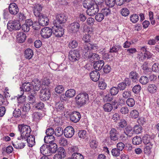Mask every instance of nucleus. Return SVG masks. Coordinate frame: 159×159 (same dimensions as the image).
<instances>
[{"mask_svg":"<svg viewBox=\"0 0 159 159\" xmlns=\"http://www.w3.org/2000/svg\"><path fill=\"white\" fill-rule=\"evenodd\" d=\"M88 48L83 50L84 57L85 59H89L91 62H94L98 60L99 56L95 53H92L91 51L97 50L98 46L96 45H94L92 47Z\"/></svg>","mask_w":159,"mask_h":159,"instance_id":"obj_1","label":"nucleus"},{"mask_svg":"<svg viewBox=\"0 0 159 159\" xmlns=\"http://www.w3.org/2000/svg\"><path fill=\"white\" fill-rule=\"evenodd\" d=\"M75 99L77 105L81 107L85 105L88 101V94L86 92L80 93L76 96Z\"/></svg>","mask_w":159,"mask_h":159,"instance_id":"obj_2","label":"nucleus"},{"mask_svg":"<svg viewBox=\"0 0 159 159\" xmlns=\"http://www.w3.org/2000/svg\"><path fill=\"white\" fill-rule=\"evenodd\" d=\"M18 129L20 133V138L22 139H26V137L29 135L31 132L30 127L27 125L24 124L19 125Z\"/></svg>","mask_w":159,"mask_h":159,"instance_id":"obj_3","label":"nucleus"},{"mask_svg":"<svg viewBox=\"0 0 159 159\" xmlns=\"http://www.w3.org/2000/svg\"><path fill=\"white\" fill-rule=\"evenodd\" d=\"M143 141L146 145L144 151L149 152L155 144V141L148 135H145L144 136L143 138Z\"/></svg>","mask_w":159,"mask_h":159,"instance_id":"obj_4","label":"nucleus"},{"mask_svg":"<svg viewBox=\"0 0 159 159\" xmlns=\"http://www.w3.org/2000/svg\"><path fill=\"white\" fill-rule=\"evenodd\" d=\"M53 24L54 26L52 27L53 35L58 38L61 37L64 33V29L56 21L55 23L54 22Z\"/></svg>","mask_w":159,"mask_h":159,"instance_id":"obj_5","label":"nucleus"},{"mask_svg":"<svg viewBox=\"0 0 159 159\" xmlns=\"http://www.w3.org/2000/svg\"><path fill=\"white\" fill-rule=\"evenodd\" d=\"M42 87V89L40 91V98L43 101H46L49 100L51 96V94L49 89L46 87Z\"/></svg>","mask_w":159,"mask_h":159,"instance_id":"obj_6","label":"nucleus"},{"mask_svg":"<svg viewBox=\"0 0 159 159\" xmlns=\"http://www.w3.org/2000/svg\"><path fill=\"white\" fill-rule=\"evenodd\" d=\"M91 32L89 31L88 32V34H85L83 37V40L84 41V47L83 50H84L86 49H89L91 47H92L93 45H96V44H92L91 43L90 40V38H91L89 34H91Z\"/></svg>","mask_w":159,"mask_h":159,"instance_id":"obj_7","label":"nucleus"},{"mask_svg":"<svg viewBox=\"0 0 159 159\" xmlns=\"http://www.w3.org/2000/svg\"><path fill=\"white\" fill-rule=\"evenodd\" d=\"M21 28L20 24L18 21L10 20L7 24V28L10 31L19 30Z\"/></svg>","mask_w":159,"mask_h":159,"instance_id":"obj_8","label":"nucleus"},{"mask_svg":"<svg viewBox=\"0 0 159 159\" xmlns=\"http://www.w3.org/2000/svg\"><path fill=\"white\" fill-rule=\"evenodd\" d=\"M18 107L22 110V114L21 117L22 118H25L27 114H28L31 108L30 105L28 103L26 102L21 105V106Z\"/></svg>","mask_w":159,"mask_h":159,"instance_id":"obj_9","label":"nucleus"},{"mask_svg":"<svg viewBox=\"0 0 159 159\" xmlns=\"http://www.w3.org/2000/svg\"><path fill=\"white\" fill-rule=\"evenodd\" d=\"M40 34L43 38H48L53 34L52 28L51 29L48 27L44 28L41 30Z\"/></svg>","mask_w":159,"mask_h":159,"instance_id":"obj_10","label":"nucleus"},{"mask_svg":"<svg viewBox=\"0 0 159 159\" xmlns=\"http://www.w3.org/2000/svg\"><path fill=\"white\" fill-rule=\"evenodd\" d=\"M80 54L79 51L77 50L70 51L69 53V58L70 61L75 62L80 59Z\"/></svg>","mask_w":159,"mask_h":159,"instance_id":"obj_11","label":"nucleus"},{"mask_svg":"<svg viewBox=\"0 0 159 159\" xmlns=\"http://www.w3.org/2000/svg\"><path fill=\"white\" fill-rule=\"evenodd\" d=\"M131 84L130 80L128 78H125V80L117 85V87L120 91L125 90L127 86H129Z\"/></svg>","mask_w":159,"mask_h":159,"instance_id":"obj_12","label":"nucleus"},{"mask_svg":"<svg viewBox=\"0 0 159 159\" xmlns=\"http://www.w3.org/2000/svg\"><path fill=\"white\" fill-rule=\"evenodd\" d=\"M66 154L64 149L63 147H60L58 149L57 153L54 155L53 159H62L65 157Z\"/></svg>","mask_w":159,"mask_h":159,"instance_id":"obj_13","label":"nucleus"},{"mask_svg":"<svg viewBox=\"0 0 159 159\" xmlns=\"http://www.w3.org/2000/svg\"><path fill=\"white\" fill-rule=\"evenodd\" d=\"M68 17L64 13L59 14L56 16V20L54 22L58 24H62L65 23Z\"/></svg>","mask_w":159,"mask_h":159,"instance_id":"obj_14","label":"nucleus"},{"mask_svg":"<svg viewBox=\"0 0 159 159\" xmlns=\"http://www.w3.org/2000/svg\"><path fill=\"white\" fill-rule=\"evenodd\" d=\"M74 129L72 126H67L64 130V136L67 138H71L74 135Z\"/></svg>","mask_w":159,"mask_h":159,"instance_id":"obj_15","label":"nucleus"},{"mask_svg":"<svg viewBox=\"0 0 159 159\" xmlns=\"http://www.w3.org/2000/svg\"><path fill=\"white\" fill-rule=\"evenodd\" d=\"M17 139V141L12 142L13 146L16 149H21L23 148L25 146V143L23 142V139H22V140L21 141V140L22 138H20V137H18Z\"/></svg>","mask_w":159,"mask_h":159,"instance_id":"obj_16","label":"nucleus"},{"mask_svg":"<svg viewBox=\"0 0 159 159\" xmlns=\"http://www.w3.org/2000/svg\"><path fill=\"white\" fill-rule=\"evenodd\" d=\"M33 21L30 19L25 20V23L23 24L21 26L22 30L25 32H28L30 29V27L32 26Z\"/></svg>","mask_w":159,"mask_h":159,"instance_id":"obj_17","label":"nucleus"},{"mask_svg":"<svg viewBox=\"0 0 159 159\" xmlns=\"http://www.w3.org/2000/svg\"><path fill=\"white\" fill-rule=\"evenodd\" d=\"M109 138L111 141H115L119 139L118 133L115 128H112L110 132Z\"/></svg>","mask_w":159,"mask_h":159,"instance_id":"obj_18","label":"nucleus"},{"mask_svg":"<svg viewBox=\"0 0 159 159\" xmlns=\"http://www.w3.org/2000/svg\"><path fill=\"white\" fill-rule=\"evenodd\" d=\"M8 10L10 13L13 15H16L19 11L17 5L14 2L11 3L10 4Z\"/></svg>","mask_w":159,"mask_h":159,"instance_id":"obj_19","label":"nucleus"},{"mask_svg":"<svg viewBox=\"0 0 159 159\" xmlns=\"http://www.w3.org/2000/svg\"><path fill=\"white\" fill-rule=\"evenodd\" d=\"M79 23L76 21L71 23L69 25V29L72 33H75L78 32L80 28Z\"/></svg>","mask_w":159,"mask_h":159,"instance_id":"obj_20","label":"nucleus"},{"mask_svg":"<svg viewBox=\"0 0 159 159\" xmlns=\"http://www.w3.org/2000/svg\"><path fill=\"white\" fill-rule=\"evenodd\" d=\"M37 16L39 17V22L40 25L44 26L47 25L48 24L49 20L47 16L42 14Z\"/></svg>","mask_w":159,"mask_h":159,"instance_id":"obj_21","label":"nucleus"},{"mask_svg":"<svg viewBox=\"0 0 159 159\" xmlns=\"http://www.w3.org/2000/svg\"><path fill=\"white\" fill-rule=\"evenodd\" d=\"M81 118L80 113L77 111H74L70 115V119L74 123L78 122Z\"/></svg>","mask_w":159,"mask_h":159,"instance_id":"obj_22","label":"nucleus"},{"mask_svg":"<svg viewBox=\"0 0 159 159\" xmlns=\"http://www.w3.org/2000/svg\"><path fill=\"white\" fill-rule=\"evenodd\" d=\"M99 8L98 6L94 5L87 9V13L89 16H93L98 12Z\"/></svg>","mask_w":159,"mask_h":159,"instance_id":"obj_23","label":"nucleus"},{"mask_svg":"<svg viewBox=\"0 0 159 159\" xmlns=\"http://www.w3.org/2000/svg\"><path fill=\"white\" fill-rule=\"evenodd\" d=\"M26 139L25 141H26L28 143V146L30 147H32L35 144V137L34 135H29L26 138Z\"/></svg>","mask_w":159,"mask_h":159,"instance_id":"obj_24","label":"nucleus"},{"mask_svg":"<svg viewBox=\"0 0 159 159\" xmlns=\"http://www.w3.org/2000/svg\"><path fill=\"white\" fill-rule=\"evenodd\" d=\"M48 144H43L40 147V152L44 156H48L50 155Z\"/></svg>","mask_w":159,"mask_h":159,"instance_id":"obj_25","label":"nucleus"},{"mask_svg":"<svg viewBox=\"0 0 159 159\" xmlns=\"http://www.w3.org/2000/svg\"><path fill=\"white\" fill-rule=\"evenodd\" d=\"M90 76L92 80L97 82L99 80L100 75L98 71L93 70L91 72Z\"/></svg>","mask_w":159,"mask_h":159,"instance_id":"obj_26","label":"nucleus"},{"mask_svg":"<svg viewBox=\"0 0 159 159\" xmlns=\"http://www.w3.org/2000/svg\"><path fill=\"white\" fill-rule=\"evenodd\" d=\"M42 7H43L41 4H38L35 5L33 8L34 13L35 16H39L42 14L41 12Z\"/></svg>","mask_w":159,"mask_h":159,"instance_id":"obj_27","label":"nucleus"},{"mask_svg":"<svg viewBox=\"0 0 159 159\" xmlns=\"http://www.w3.org/2000/svg\"><path fill=\"white\" fill-rule=\"evenodd\" d=\"M104 65V61L102 60H100L98 61H96L93 64V67L97 71L100 70L102 68Z\"/></svg>","mask_w":159,"mask_h":159,"instance_id":"obj_28","label":"nucleus"},{"mask_svg":"<svg viewBox=\"0 0 159 159\" xmlns=\"http://www.w3.org/2000/svg\"><path fill=\"white\" fill-rule=\"evenodd\" d=\"M48 146L50 155L55 153L58 150L57 146L55 143L48 144Z\"/></svg>","mask_w":159,"mask_h":159,"instance_id":"obj_29","label":"nucleus"},{"mask_svg":"<svg viewBox=\"0 0 159 159\" xmlns=\"http://www.w3.org/2000/svg\"><path fill=\"white\" fill-rule=\"evenodd\" d=\"M16 37L19 42L22 43L25 41L26 36V34L23 32H20L17 33Z\"/></svg>","mask_w":159,"mask_h":159,"instance_id":"obj_30","label":"nucleus"},{"mask_svg":"<svg viewBox=\"0 0 159 159\" xmlns=\"http://www.w3.org/2000/svg\"><path fill=\"white\" fill-rule=\"evenodd\" d=\"M25 91L26 92L30 91L33 88L32 82H25L22 85Z\"/></svg>","mask_w":159,"mask_h":159,"instance_id":"obj_31","label":"nucleus"},{"mask_svg":"<svg viewBox=\"0 0 159 159\" xmlns=\"http://www.w3.org/2000/svg\"><path fill=\"white\" fill-rule=\"evenodd\" d=\"M26 97L25 96L20 95L18 96L17 99V107L21 106V105L27 102H26Z\"/></svg>","mask_w":159,"mask_h":159,"instance_id":"obj_32","label":"nucleus"},{"mask_svg":"<svg viewBox=\"0 0 159 159\" xmlns=\"http://www.w3.org/2000/svg\"><path fill=\"white\" fill-rule=\"evenodd\" d=\"M93 0H84L83 4L84 7L87 9L94 5Z\"/></svg>","mask_w":159,"mask_h":159,"instance_id":"obj_33","label":"nucleus"},{"mask_svg":"<svg viewBox=\"0 0 159 159\" xmlns=\"http://www.w3.org/2000/svg\"><path fill=\"white\" fill-rule=\"evenodd\" d=\"M32 85L33 89L35 91H39L41 87V84L40 81L37 80L32 81Z\"/></svg>","mask_w":159,"mask_h":159,"instance_id":"obj_34","label":"nucleus"},{"mask_svg":"<svg viewBox=\"0 0 159 159\" xmlns=\"http://www.w3.org/2000/svg\"><path fill=\"white\" fill-rule=\"evenodd\" d=\"M55 137L53 136L46 135L44 138V142L47 144H50L52 143H54Z\"/></svg>","mask_w":159,"mask_h":159,"instance_id":"obj_35","label":"nucleus"},{"mask_svg":"<svg viewBox=\"0 0 159 159\" xmlns=\"http://www.w3.org/2000/svg\"><path fill=\"white\" fill-rule=\"evenodd\" d=\"M25 58L28 59H30L33 55V52L32 50L28 48L25 50Z\"/></svg>","mask_w":159,"mask_h":159,"instance_id":"obj_36","label":"nucleus"},{"mask_svg":"<svg viewBox=\"0 0 159 159\" xmlns=\"http://www.w3.org/2000/svg\"><path fill=\"white\" fill-rule=\"evenodd\" d=\"M157 88L156 85L153 84H149L148 87V90L150 93H153L157 91Z\"/></svg>","mask_w":159,"mask_h":159,"instance_id":"obj_37","label":"nucleus"},{"mask_svg":"<svg viewBox=\"0 0 159 159\" xmlns=\"http://www.w3.org/2000/svg\"><path fill=\"white\" fill-rule=\"evenodd\" d=\"M129 77L133 81H136L138 78V74L136 72L133 71L129 73Z\"/></svg>","mask_w":159,"mask_h":159,"instance_id":"obj_38","label":"nucleus"},{"mask_svg":"<svg viewBox=\"0 0 159 159\" xmlns=\"http://www.w3.org/2000/svg\"><path fill=\"white\" fill-rule=\"evenodd\" d=\"M127 125V122L124 119L120 120L119 122L117 124L118 128L123 129L125 128Z\"/></svg>","mask_w":159,"mask_h":159,"instance_id":"obj_39","label":"nucleus"},{"mask_svg":"<svg viewBox=\"0 0 159 159\" xmlns=\"http://www.w3.org/2000/svg\"><path fill=\"white\" fill-rule=\"evenodd\" d=\"M55 108L58 112H61L64 110V107L62 103L60 102H57L55 104Z\"/></svg>","mask_w":159,"mask_h":159,"instance_id":"obj_40","label":"nucleus"},{"mask_svg":"<svg viewBox=\"0 0 159 159\" xmlns=\"http://www.w3.org/2000/svg\"><path fill=\"white\" fill-rule=\"evenodd\" d=\"M34 121H39L43 117L42 114L38 112H34L32 115Z\"/></svg>","mask_w":159,"mask_h":159,"instance_id":"obj_41","label":"nucleus"},{"mask_svg":"<svg viewBox=\"0 0 159 159\" xmlns=\"http://www.w3.org/2000/svg\"><path fill=\"white\" fill-rule=\"evenodd\" d=\"M141 138L139 136H136L133 139L132 142L134 145H138L140 144L142 142Z\"/></svg>","mask_w":159,"mask_h":159,"instance_id":"obj_42","label":"nucleus"},{"mask_svg":"<svg viewBox=\"0 0 159 159\" xmlns=\"http://www.w3.org/2000/svg\"><path fill=\"white\" fill-rule=\"evenodd\" d=\"M63 130L62 127H57L54 131V133L55 135L58 137L61 136L63 133Z\"/></svg>","mask_w":159,"mask_h":159,"instance_id":"obj_43","label":"nucleus"},{"mask_svg":"<svg viewBox=\"0 0 159 159\" xmlns=\"http://www.w3.org/2000/svg\"><path fill=\"white\" fill-rule=\"evenodd\" d=\"M119 90L117 87L113 86L110 89L109 92L111 95L115 96L118 93Z\"/></svg>","mask_w":159,"mask_h":159,"instance_id":"obj_44","label":"nucleus"},{"mask_svg":"<svg viewBox=\"0 0 159 159\" xmlns=\"http://www.w3.org/2000/svg\"><path fill=\"white\" fill-rule=\"evenodd\" d=\"M75 91L73 89H70L66 91L65 93L66 95L68 98H71L75 96Z\"/></svg>","mask_w":159,"mask_h":159,"instance_id":"obj_45","label":"nucleus"},{"mask_svg":"<svg viewBox=\"0 0 159 159\" xmlns=\"http://www.w3.org/2000/svg\"><path fill=\"white\" fill-rule=\"evenodd\" d=\"M139 16L138 14H133L130 16V20L133 23H136L139 21Z\"/></svg>","mask_w":159,"mask_h":159,"instance_id":"obj_46","label":"nucleus"},{"mask_svg":"<svg viewBox=\"0 0 159 159\" xmlns=\"http://www.w3.org/2000/svg\"><path fill=\"white\" fill-rule=\"evenodd\" d=\"M21 111L19 108H16L13 112V115L15 117L17 118L21 116Z\"/></svg>","mask_w":159,"mask_h":159,"instance_id":"obj_47","label":"nucleus"},{"mask_svg":"<svg viewBox=\"0 0 159 159\" xmlns=\"http://www.w3.org/2000/svg\"><path fill=\"white\" fill-rule=\"evenodd\" d=\"M142 127L140 125H135L133 128L134 131L136 134H139L141 133L142 131Z\"/></svg>","mask_w":159,"mask_h":159,"instance_id":"obj_48","label":"nucleus"},{"mask_svg":"<svg viewBox=\"0 0 159 159\" xmlns=\"http://www.w3.org/2000/svg\"><path fill=\"white\" fill-rule=\"evenodd\" d=\"M126 103L129 107H133L135 104V100L132 98H129L126 101Z\"/></svg>","mask_w":159,"mask_h":159,"instance_id":"obj_49","label":"nucleus"},{"mask_svg":"<svg viewBox=\"0 0 159 159\" xmlns=\"http://www.w3.org/2000/svg\"><path fill=\"white\" fill-rule=\"evenodd\" d=\"M103 109L106 112H110L113 109L112 105L109 103H106L104 105Z\"/></svg>","mask_w":159,"mask_h":159,"instance_id":"obj_50","label":"nucleus"},{"mask_svg":"<svg viewBox=\"0 0 159 159\" xmlns=\"http://www.w3.org/2000/svg\"><path fill=\"white\" fill-rule=\"evenodd\" d=\"M115 0H105V4L110 7H113L116 4Z\"/></svg>","mask_w":159,"mask_h":159,"instance_id":"obj_51","label":"nucleus"},{"mask_svg":"<svg viewBox=\"0 0 159 159\" xmlns=\"http://www.w3.org/2000/svg\"><path fill=\"white\" fill-rule=\"evenodd\" d=\"M139 82L143 84H147L149 81V79L146 76H142L141 77L139 80Z\"/></svg>","mask_w":159,"mask_h":159,"instance_id":"obj_52","label":"nucleus"},{"mask_svg":"<svg viewBox=\"0 0 159 159\" xmlns=\"http://www.w3.org/2000/svg\"><path fill=\"white\" fill-rule=\"evenodd\" d=\"M111 153L113 156L117 157L119 156L120 155V151L118 149L115 148L111 150Z\"/></svg>","mask_w":159,"mask_h":159,"instance_id":"obj_53","label":"nucleus"},{"mask_svg":"<svg viewBox=\"0 0 159 159\" xmlns=\"http://www.w3.org/2000/svg\"><path fill=\"white\" fill-rule=\"evenodd\" d=\"M101 12L104 16H107L111 14V11L108 8H105L102 9Z\"/></svg>","mask_w":159,"mask_h":159,"instance_id":"obj_54","label":"nucleus"},{"mask_svg":"<svg viewBox=\"0 0 159 159\" xmlns=\"http://www.w3.org/2000/svg\"><path fill=\"white\" fill-rule=\"evenodd\" d=\"M121 48V47L120 45H114L110 48L109 52L110 53L117 52Z\"/></svg>","mask_w":159,"mask_h":159,"instance_id":"obj_55","label":"nucleus"},{"mask_svg":"<svg viewBox=\"0 0 159 159\" xmlns=\"http://www.w3.org/2000/svg\"><path fill=\"white\" fill-rule=\"evenodd\" d=\"M131 96V93L129 90H125L122 93V97L125 99L130 97Z\"/></svg>","mask_w":159,"mask_h":159,"instance_id":"obj_56","label":"nucleus"},{"mask_svg":"<svg viewBox=\"0 0 159 159\" xmlns=\"http://www.w3.org/2000/svg\"><path fill=\"white\" fill-rule=\"evenodd\" d=\"M74 159H84L83 155L79 153L75 152L72 155Z\"/></svg>","mask_w":159,"mask_h":159,"instance_id":"obj_57","label":"nucleus"},{"mask_svg":"<svg viewBox=\"0 0 159 159\" xmlns=\"http://www.w3.org/2000/svg\"><path fill=\"white\" fill-rule=\"evenodd\" d=\"M104 16L102 14V12L99 13L95 16V19L98 22L101 21L104 18Z\"/></svg>","mask_w":159,"mask_h":159,"instance_id":"obj_58","label":"nucleus"},{"mask_svg":"<svg viewBox=\"0 0 159 159\" xmlns=\"http://www.w3.org/2000/svg\"><path fill=\"white\" fill-rule=\"evenodd\" d=\"M120 12L122 15L125 17L127 16L129 13V10L127 8L122 9Z\"/></svg>","mask_w":159,"mask_h":159,"instance_id":"obj_59","label":"nucleus"},{"mask_svg":"<svg viewBox=\"0 0 159 159\" xmlns=\"http://www.w3.org/2000/svg\"><path fill=\"white\" fill-rule=\"evenodd\" d=\"M120 111L122 114L126 115L128 113L129 110L127 107L124 106L120 108Z\"/></svg>","mask_w":159,"mask_h":159,"instance_id":"obj_60","label":"nucleus"},{"mask_svg":"<svg viewBox=\"0 0 159 159\" xmlns=\"http://www.w3.org/2000/svg\"><path fill=\"white\" fill-rule=\"evenodd\" d=\"M28 99L30 103H34L36 101V98L35 95L33 93H31L28 97Z\"/></svg>","mask_w":159,"mask_h":159,"instance_id":"obj_61","label":"nucleus"},{"mask_svg":"<svg viewBox=\"0 0 159 159\" xmlns=\"http://www.w3.org/2000/svg\"><path fill=\"white\" fill-rule=\"evenodd\" d=\"M125 130L124 131L125 133L129 136H131L132 134V128L131 127H127L125 128Z\"/></svg>","mask_w":159,"mask_h":159,"instance_id":"obj_62","label":"nucleus"},{"mask_svg":"<svg viewBox=\"0 0 159 159\" xmlns=\"http://www.w3.org/2000/svg\"><path fill=\"white\" fill-rule=\"evenodd\" d=\"M64 90V88L61 85L57 86L55 89V92L58 93H62Z\"/></svg>","mask_w":159,"mask_h":159,"instance_id":"obj_63","label":"nucleus"},{"mask_svg":"<svg viewBox=\"0 0 159 159\" xmlns=\"http://www.w3.org/2000/svg\"><path fill=\"white\" fill-rule=\"evenodd\" d=\"M141 87L139 85L137 84L134 86L132 89V91L134 93H138L141 90Z\"/></svg>","mask_w":159,"mask_h":159,"instance_id":"obj_64","label":"nucleus"}]
</instances>
